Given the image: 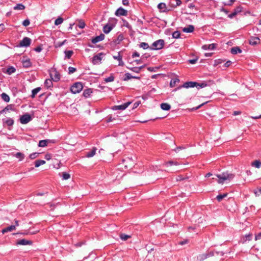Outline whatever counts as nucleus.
<instances>
[{"label":"nucleus","instance_id":"nucleus-1","mask_svg":"<svg viewBox=\"0 0 261 261\" xmlns=\"http://www.w3.org/2000/svg\"><path fill=\"white\" fill-rule=\"evenodd\" d=\"M216 176L219 178L218 182L219 184H223L226 180L230 181L234 177V174L227 172H223L221 174H217Z\"/></svg>","mask_w":261,"mask_h":261},{"label":"nucleus","instance_id":"nucleus-2","mask_svg":"<svg viewBox=\"0 0 261 261\" xmlns=\"http://www.w3.org/2000/svg\"><path fill=\"white\" fill-rule=\"evenodd\" d=\"M165 45V41L163 39H159L154 41L150 47L151 50H159L162 49Z\"/></svg>","mask_w":261,"mask_h":261},{"label":"nucleus","instance_id":"nucleus-3","mask_svg":"<svg viewBox=\"0 0 261 261\" xmlns=\"http://www.w3.org/2000/svg\"><path fill=\"white\" fill-rule=\"evenodd\" d=\"M83 86L81 82H76L70 87V91L73 94L80 93L83 89Z\"/></svg>","mask_w":261,"mask_h":261},{"label":"nucleus","instance_id":"nucleus-4","mask_svg":"<svg viewBox=\"0 0 261 261\" xmlns=\"http://www.w3.org/2000/svg\"><path fill=\"white\" fill-rule=\"evenodd\" d=\"M198 87V83L196 82H186L182 85L176 88L174 90L176 91L181 88H189Z\"/></svg>","mask_w":261,"mask_h":261},{"label":"nucleus","instance_id":"nucleus-5","mask_svg":"<svg viewBox=\"0 0 261 261\" xmlns=\"http://www.w3.org/2000/svg\"><path fill=\"white\" fill-rule=\"evenodd\" d=\"M213 253L207 251L204 253L199 254L196 258V261H203L207 258L213 256Z\"/></svg>","mask_w":261,"mask_h":261},{"label":"nucleus","instance_id":"nucleus-6","mask_svg":"<svg viewBox=\"0 0 261 261\" xmlns=\"http://www.w3.org/2000/svg\"><path fill=\"white\" fill-rule=\"evenodd\" d=\"M32 119L31 116L28 113H25L20 116L19 120L21 124H25L29 123Z\"/></svg>","mask_w":261,"mask_h":261},{"label":"nucleus","instance_id":"nucleus-7","mask_svg":"<svg viewBox=\"0 0 261 261\" xmlns=\"http://www.w3.org/2000/svg\"><path fill=\"white\" fill-rule=\"evenodd\" d=\"M105 55V54L103 53H100L94 55L92 59V63L93 64L96 65L100 63L102 59L101 56Z\"/></svg>","mask_w":261,"mask_h":261},{"label":"nucleus","instance_id":"nucleus-8","mask_svg":"<svg viewBox=\"0 0 261 261\" xmlns=\"http://www.w3.org/2000/svg\"><path fill=\"white\" fill-rule=\"evenodd\" d=\"M31 43V39L29 37H25L20 41L18 46L19 47H28L30 45Z\"/></svg>","mask_w":261,"mask_h":261},{"label":"nucleus","instance_id":"nucleus-9","mask_svg":"<svg viewBox=\"0 0 261 261\" xmlns=\"http://www.w3.org/2000/svg\"><path fill=\"white\" fill-rule=\"evenodd\" d=\"M124 39V36L122 33H120L117 36L116 39H114L113 41L110 43V45H115L119 44Z\"/></svg>","mask_w":261,"mask_h":261},{"label":"nucleus","instance_id":"nucleus-10","mask_svg":"<svg viewBox=\"0 0 261 261\" xmlns=\"http://www.w3.org/2000/svg\"><path fill=\"white\" fill-rule=\"evenodd\" d=\"M243 9V7L240 5L237 7L233 10V11L231 13L228 15V17L230 18H232L234 16H236L238 13L242 12Z\"/></svg>","mask_w":261,"mask_h":261},{"label":"nucleus","instance_id":"nucleus-11","mask_svg":"<svg viewBox=\"0 0 261 261\" xmlns=\"http://www.w3.org/2000/svg\"><path fill=\"white\" fill-rule=\"evenodd\" d=\"M128 12L127 10H125L122 7H120L116 11L115 14L117 16H126L127 15Z\"/></svg>","mask_w":261,"mask_h":261},{"label":"nucleus","instance_id":"nucleus-12","mask_svg":"<svg viewBox=\"0 0 261 261\" xmlns=\"http://www.w3.org/2000/svg\"><path fill=\"white\" fill-rule=\"evenodd\" d=\"M130 102H127L121 105L114 106L112 107L113 110H124L130 104Z\"/></svg>","mask_w":261,"mask_h":261},{"label":"nucleus","instance_id":"nucleus-13","mask_svg":"<svg viewBox=\"0 0 261 261\" xmlns=\"http://www.w3.org/2000/svg\"><path fill=\"white\" fill-rule=\"evenodd\" d=\"M105 35L103 34H100L99 36L93 37L91 39V42L93 44H95L98 42L101 41L105 39Z\"/></svg>","mask_w":261,"mask_h":261},{"label":"nucleus","instance_id":"nucleus-14","mask_svg":"<svg viewBox=\"0 0 261 261\" xmlns=\"http://www.w3.org/2000/svg\"><path fill=\"white\" fill-rule=\"evenodd\" d=\"M2 71L4 73L11 75V74L14 73L16 71V69L13 66H9L7 69L3 68Z\"/></svg>","mask_w":261,"mask_h":261},{"label":"nucleus","instance_id":"nucleus-15","mask_svg":"<svg viewBox=\"0 0 261 261\" xmlns=\"http://www.w3.org/2000/svg\"><path fill=\"white\" fill-rule=\"evenodd\" d=\"M32 244L33 242L32 241L25 239L19 240L16 242L17 245H31Z\"/></svg>","mask_w":261,"mask_h":261},{"label":"nucleus","instance_id":"nucleus-16","mask_svg":"<svg viewBox=\"0 0 261 261\" xmlns=\"http://www.w3.org/2000/svg\"><path fill=\"white\" fill-rule=\"evenodd\" d=\"M249 43L250 45H255L260 43V39L257 37H251L249 40Z\"/></svg>","mask_w":261,"mask_h":261},{"label":"nucleus","instance_id":"nucleus-17","mask_svg":"<svg viewBox=\"0 0 261 261\" xmlns=\"http://www.w3.org/2000/svg\"><path fill=\"white\" fill-rule=\"evenodd\" d=\"M3 126L5 127V125L6 124L7 126L11 127L14 124V120L11 118H8L7 119H3Z\"/></svg>","mask_w":261,"mask_h":261},{"label":"nucleus","instance_id":"nucleus-18","mask_svg":"<svg viewBox=\"0 0 261 261\" xmlns=\"http://www.w3.org/2000/svg\"><path fill=\"white\" fill-rule=\"evenodd\" d=\"M158 9L160 10V11L163 12H167L170 11L169 9H167L166 7V5L164 3H161L158 5Z\"/></svg>","mask_w":261,"mask_h":261},{"label":"nucleus","instance_id":"nucleus-19","mask_svg":"<svg viewBox=\"0 0 261 261\" xmlns=\"http://www.w3.org/2000/svg\"><path fill=\"white\" fill-rule=\"evenodd\" d=\"M113 58L115 60H117L119 61V66H123L124 65L123 61H122V56L120 55V53H118V56H114Z\"/></svg>","mask_w":261,"mask_h":261},{"label":"nucleus","instance_id":"nucleus-20","mask_svg":"<svg viewBox=\"0 0 261 261\" xmlns=\"http://www.w3.org/2000/svg\"><path fill=\"white\" fill-rule=\"evenodd\" d=\"M55 75L54 76V77H52V75L50 74V76L51 78V79L56 82H57L60 81V73L55 69Z\"/></svg>","mask_w":261,"mask_h":261},{"label":"nucleus","instance_id":"nucleus-21","mask_svg":"<svg viewBox=\"0 0 261 261\" xmlns=\"http://www.w3.org/2000/svg\"><path fill=\"white\" fill-rule=\"evenodd\" d=\"M217 44L212 43L211 44H205L202 46V48L204 50L211 49L213 50L216 48Z\"/></svg>","mask_w":261,"mask_h":261},{"label":"nucleus","instance_id":"nucleus-22","mask_svg":"<svg viewBox=\"0 0 261 261\" xmlns=\"http://www.w3.org/2000/svg\"><path fill=\"white\" fill-rule=\"evenodd\" d=\"M242 52V50L238 46L233 47L230 49V53L232 55H236L237 54H240Z\"/></svg>","mask_w":261,"mask_h":261},{"label":"nucleus","instance_id":"nucleus-23","mask_svg":"<svg viewBox=\"0 0 261 261\" xmlns=\"http://www.w3.org/2000/svg\"><path fill=\"white\" fill-rule=\"evenodd\" d=\"M23 67L24 68H29L32 66V63L30 59L23 60L22 61Z\"/></svg>","mask_w":261,"mask_h":261},{"label":"nucleus","instance_id":"nucleus-24","mask_svg":"<svg viewBox=\"0 0 261 261\" xmlns=\"http://www.w3.org/2000/svg\"><path fill=\"white\" fill-rule=\"evenodd\" d=\"M182 30L185 33H192L194 30V27L193 25H189L187 27L184 28Z\"/></svg>","mask_w":261,"mask_h":261},{"label":"nucleus","instance_id":"nucleus-25","mask_svg":"<svg viewBox=\"0 0 261 261\" xmlns=\"http://www.w3.org/2000/svg\"><path fill=\"white\" fill-rule=\"evenodd\" d=\"M92 93V90L91 88H87L84 90L83 96L85 98L90 97L91 94Z\"/></svg>","mask_w":261,"mask_h":261},{"label":"nucleus","instance_id":"nucleus-26","mask_svg":"<svg viewBox=\"0 0 261 261\" xmlns=\"http://www.w3.org/2000/svg\"><path fill=\"white\" fill-rule=\"evenodd\" d=\"M16 229H15V226H13V225H11V226H9L7 227H6L5 228H4L2 230V232L4 234L6 232H8L9 231H13V230H15Z\"/></svg>","mask_w":261,"mask_h":261},{"label":"nucleus","instance_id":"nucleus-27","mask_svg":"<svg viewBox=\"0 0 261 261\" xmlns=\"http://www.w3.org/2000/svg\"><path fill=\"white\" fill-rule=\"evenodd\" d=\"M117 22V19L115 18H110L109 19L108 22L107 23L108 24L111 25L112 27V28H114Z\"/></svg>","mask_w":261,"mask_h":261},{"label":"nucleus","instance_id":"nucleus-28","mask_svg":"<svg viewBox=\"0 0 261 261\" xmlns=\"http://www.w3.org/2000/svg\"><path fill=\"white\" fill-rule=\"evenodd\" d=\"M53 81L52 79H46L44 82L45 87L47 89L53 87Z\"/></svg>","mask_w":261,"mask_h":261},{"label":"nucleus","instance_id":"nucleus-29","mask_svg":"<svg viewBox=\"0 0 261 261\" xmlns=\"http://www.w3.org/2000/svg\"><path fill=\"white\" fill-rule=\"evenodd\" d=\"M113 29V28H112V27H111V25L108 24L107 23L103 27V32L105 33V34H108L110 32V31Z\"/></svg>","mask_w":261,"mask_h":261},{"label":"nucleus","instance_id":"nucleus-30","mask_svg":"<svg viewBox=\"0 0 261 261\" xmlns=\"http://www.w3.org/2000/svg\"><path fill=\"white\" fill-rule=\"evenodd\" d=\"M96 150L97 148L96 147H93L91 150L87 152L86 156L87 158L92 157L95 155Z\"/></svg>","mask_w":261,"mask_h":261},{"label":"nucleus","instance_id":"nucleus-31","mask_svg":"<svg viewBox=\"0 0 261 261\" xmlns=\"http://www.w3.org/2000/svg\"><path fill=\"white\" fill-rule=\"evenodd\" d=\"M41 88L40 87H37L32 90V94L30 95V97L32 98H34L36 94L41 90Z\"/></svg>","mask_w":261,"mask_h":261},{"label":"nucleus","instance_id":"nucleus-32","mask_svg":"<svg viewBox=\"0 0 261 261\" xmlns=\"http://www.w3.org/2000/svg\"><path fill=\"white\" fill-rule=\"evenodd\" d=\"M161 108L163 110L169 111L171 109V106L167 103H162L161 104Z\"/></svg>","mask_w":261,"mask_h":261},{"label":"nucleus","instance_id":"nucleus-33","mask_svg":"<svg viewBox=\"0 0 261 261\" xmlns=\"http://www.w3.org/2000/svg\"><path fill=\"white\" fill-rule=\"evenodd\" d=\"M179 81L178 78L172 79L170 83V86L172 88L175 87L176 84L178 83Z\"/></svg>","mask_w":261,"mask_h":261},{"label":"nucleus","instance_id":"nucleus-34","mask_svg":"<svg viewBox=\"0 0 261 261\" xmlns=\"http://www.w3.org/2000/svg\"><path fill=\"white\" fill-rule=\"evenodd\" d=\"M14 156L16 158L19 159V161H22L25 156L24 154L20 152H17L14 155Z\"/></svg>","mask_w":261,"mask_h":261},{"label":"nucleus","instance_id":"nucleus-35","mask_svg":"<svg viewBox=\"0 0 261 261\" xmlns=\"http://www.w3.org/2000/svg\"><path fill=\"white\" fill-rule=\"evenodd\" d=\"M45 164V161L41 160H37L35 162V167H39L40 166L42 165H44Z\"/></svg>","mask_w":261,"mask_h":261},{"label":"nucleus","instance_id":"nucleus-36","mask_svg":"<svg viewBox=\"0 0 261 261\" xmlns=\"http://www.w3.org/2000/svg\"><path fill=\"white\" fill-rule=\"evenodd\" d=\"M14 106H15L13 104L8 105L3 109V111H7L9 110H11V111H15Z\"/></svg>","mask_w":261,"mask_h":261},{"label":"nucleus","instance_id":"nucleus-37","mask_svg":"<svg viewBox=\"0 0 261 261\" xmlns=\"http://www.w3.org/2000/svg\"><path fill=\"white\" fill-rule=\"evenodd\" d=\"M1 97L2 99L6 102H8L10 101V97L5 93H3L1 94Z\"/></svg>","mask_w":261,"mask_h":261},{"label":"nucleus","instance_id":"nucleus-38","mask_svg":"<svg viewBox=\"0 0 261 261\" xmlns=\"http://www.w3.org/2000/svg\"><path fill=\"white\" fill-rule=\"evenodd\" d=\"M227 195H228V193H224L223 194H219L217 196L216 199L219 202H220L223 200V199L226 197L227 196Z\"/></svg>","mask_w":261,"mask_h":261},{"label":"nucleus","instance_id":"nucleus-39","mask_svg":"<svg viewBox=\"0 0 261 261\" xmlns=\"http://www.w3.org/2000/svg\"><path fill=\"white\" fill-rule=\"evenodd\" d=\"M65 54V58L70 59L73 54V51L72 50H65L64 51Z\"/></svg>","mask_w":261,"mask_h":261},{"label":"nucleus","instance_id":"nucleus-40","mask_svg":"<svg viewBox=\"0 0 261 261\" xmlns=\"http://www.w3.org/2000/svg\"><path fill=\"white\" fill-rule=\"evenodd\" d=\"M211 252L213 253V256H223L224 254V252H223V251H217L216 250H214V251H211Z\"/></svg>","mask_w":261,"mask_h":261},{"label":"nucleus","instance_id":"nucleus-41","mask_svg":"<svg viewBox=\"0 0 261 261\" xmlns=\"http://www.w3.org/2000/svg\"><path fill=\"white\" fill-rule=\"evenodd\" d=\"M251 165L257 168H259L261 167V162L259 160H255L251 163Z\"/></svg>","mask_w":261,"mask_h":261},{"label":"nucleus","instance_id":"nucleus-42","mask_svg":"<svg viewBox=\"0 0 261 261\" xmlns=\"http://www.w3.org/2000/svg\"><path fill=\"white\" fill-rule=\"evenodd\" d=\"M38 145L40 147H46L47 145V141L46 140H40Z\"/></svg>","mask_w":261,"mask_h":261},{"label":"nucleus","instance_id":"nucleus-43","mask_svg":"<svg viewBox=\"0 0 261 261\" xmlns=\"http://www.w3.org/2000/svg\"><path fill=\"white\" fill-rule=\"evenodd\" d=\"M119 236L120 238L123 241H126L128 239L131 238V236L125 233H121Z\"/></svg>","mask_w":261,"mask_h":261},{"label":"nucleus","instance_id":"nucleus-44","mask_svg":"<svg viewBox=\"0 0 261 261\" xmlns=\"http://www.w3.org/2000/svg\"><path fill=\"white\" fill-rule=\"evenodd\" d=\"M25 9V6L22 4H18L14 7V10H23Z\"/></svg>","mask_w":261,"mask_h":261},{"label":"nucleus","instance_id":"nucleus-45","mask_svg":"<svg viewBox=\"0 0 261 261\" xmlns=\"http://www.w3.org/2000/svg\"><path fill=\"white\" fill-rule=\"evenodd\" d=\"M114 79H115V77H114V76L113 74V73H111V74H110V76H109L108 77L106 78V79H105V81L106 83L111 82L114 81Z\"/></svg>","mask_w":261,"mask_h":261},{"label":"nucleus","instance_id":"nucleus-46","mask_svg":"<svg viewBox=\"0 0 261 261\" xmlns=\"http://www.w3.org/2000/svg\"><path fill=\"white\" fill-rule=\"evenodd\" d=\"M63 18L61 17H59L55 21V24L56 25H58L61 24L63 22Z\"/></svg>","mask_w":261,"mask_h":261},{"label":"nucleus","instance_id":"nucleus-47","mask_svg":"<svg viewBox=\"0 0 261 261\" xmlns=\"http://www.w3.org/2000/svg\"><path fill=\"white\" fill-rule=\"evenodd\" d=\"M180 33L179 31H176L172 33V37L173 38L178 39L180 37Z\"/></svg>","mask_w":261,"mask_h":261},{"label":"nucleus","instance_id":"nucleus-48","mask_svg":"<svg viewBox=\"0 0 261 261\" xmlns=\"http://www.w3.org/2000/svg\"><path fill=\"white\" fill-rule=\"evenodd\" d=\"M139 46H140V47H142V48H143L144 49H147L148 48H150V47H149V46L148 44V43H147L146 42H141Z\"/></svg>","mask_w":261,"mask_h":261},{"label":"nucleus","instance_id":"nucleus-49","mask_svg":"<svg viewBox=\"0 0 261 261\" xmlns=\"http://www.w3.org/2000/svg\"><path fill=\"white\" fill-rule=\"evenodd\" d=\"M67 41V40H64L62 42H58L57 43H56L55 45V47L56 48H58V47H61L62 45H63L65 42Z\"/></svg>","mask_w":261,"mask_h":261},{"label":"nucleus","instance_id":"nucleus-50","mask_svg":"<svg viewBox=\"0 0 261 261\" xmlns=\"http://www.w3.org/2000/svg\"><path fill=\"white\" fill-rule=\"evenodd\" d=\"M86 24L85 22L83 20H80L79 21V23L77 24V26L79 28L81 29H83L85 27Z\"/></svg>","mask_w":261,"mask_h":261},{"label":"nucleus","instance_id":"nucleus-51","mask_svg":"<svg viewBox=\"0 0 261 261\" xmlns=\"http://www.w3.org/2000/svg\"><path fill=\"white\" fill-rule=\"evenodd\" d=\"M126 68L134 72L138 73L140 72L139 68H138V67H126Z\"/></svg>","mask_w":261,"mask_h":261},{"label":"nucleus","instance_id":"nucleus-52","mask_svg":"<svg viewBox=\"0 0 261 261\" xmlns=\"http://www.w3.org/2000/svg\"><path fill=\"white\" fill-rule=\"evenodd\" d=\"M70 177V175L66 172L62 173V179L64 180H66L69 179Z\"/></svg>","mask_w":261,"mask_h":261},{"label":"nucleus","instance_id":"nucleus-53","mask_svg":"<svg viewBox=\"0 0 261 261\" xmlns=\"http://www.w3.org/2000/svg\"><path fill=\"white\" fill-rule=\"evenodd\" d=\"M124 78L123 79V81H127L132 78V75L129 73H126L124 74Z\"/></svg>","mask_w":261,"mask_h":261},{"label":"nucleus","instance_id":"nucleus-54","mask_svg":"<svg viewBox=\"0 0 261 261\" xmlns=\"http://www.w3.org/2000/svg\"><path fill=\"white\" fill-rule=\"evenodd\" d=\"M37 232V231H35V232H29V231H25L24 232H17V233H13V234H23V235H28L29 234H35L36 233V232Z\"/></svg>","mask_w":261,"mask_h":261},{"label":"nucleus","instance_id":"nucleus-55","mask_svg":"<svg viewBox=\"0 0 261 261\" xmlns=\"http://www.w3.org/2000/svg\"><path fill=\"white\" fill-rule=\"evenodd\" d=\"M207 84L205 82H203L202 83H198V87H197L198 89H199V88H204L205 87H206L207 86Z\"/></svg>","mask_w":261,"mask_h":261},{"label":"nucleus","instance_id":"nucleus-56","mask_svg":"<svg viewBox=\"0 0 261 261\" xmlns=\"http://www.w3.org/2000/svg\"><path fill=\"white\" fill-rule=\"evenodd\" d=\"M207 102H203L202 103V104L198 106L197 107H194V108H193L192 109H190V111H195L199 108H200L202 106H203V105H204L205 103H206Z\"/></svg>","mask_w":261,"mask_h":261},{"label":"nucleus","instance_id":"nucleus-57","mask_svg":"<svg viewBox=\"0 0 261 261\" xmlns=\"http://www.w3.org/2000/svg\"><path fill=\"white\" fill-rule=\"evenodd\" d=\"M38 154H39V153L37 152H34V153H32L30 154L29 158L31 160H33V159H35V158H36Z\"/></svg>","mask_w":261,"mask_h":261},{"label":"nucleus","instance_id":"nucleus-58","mask_svg":"<svg viewBox=\"0 0 261 261\" xmlns=\"http://www.w3.org/2000/svg\"><path fill=\"white\" fill-rule=\"evenodd\" d=\"M34 50L38 53L40 52L42 50V45L40 44L34 48Z\"/></svg>","mask_w":261,"mask_h":261},{"label":"nucleus","instance_id":"nucleus-59","mask_svg":"<svg viewBox=\"0 0 261 261\" xmlns=\"http://www.w3.org/2000/svg\"><path fill=\"white\" fill-rule=\"evenodd\" d=\"M76 71V69L74 67H69L68 68V73L72 74Z\"/></svg>","mask_w":261,"mask_h":261},{"label":"nucleus","instance_id":"nucleus-60","mask_svg":"<svg viewBox=\"0 0 261 261\" xmlns=\"http://www.w3.org/2000/svg\"><path fill=\"white\" fill-rule=\"evenodd\" d=\"M252 234H248L245 236V239L243 241L244 242H246L247 241H250L252 239Z\"/></svg>","mask_w":261,"mask_h":261},{"label":"nucleus","instance_id":"nucleus-61","mask_svg":"<svg viewBox=\"0 0 261 261\" xmlns=\"http://www.w3.org/2000/svg\"><path fill=\"white\" fill-rule=\"evenodd\" d=\"M254 193L256 196L261 195V187L257 188L256 190L254 191Z\"/></svg>","mask_w":261,"mask_h":261},{"label":"nucleus","instance_id":"nucleus-62","mask_svg":"<svg viewBox=\"0 0 261 261\" xmlns=\"http://www.w3.org/2000/svg\"><path fill=\"white\" fill-rule=\"evenodd\" d=\"M114 119H115V118L112 117V115H109L107 117L106 122L107 123H109V122H110L112 121Z\"/></svg>","mask_w":261,"mask_h":261},{"label":"nucleus","instance_id":"nucleus-63","mask_svg":"<svg viewBox=\"0 0 261 261\" xmlns=\"http://www.w3.org/2000/svg\"><path fill=\"white\" fill-rule=\"evenodd\" d=\"M166 164L167 166H172V165H177L178 163L176 162H173L172 161H169V162H167Z\"/></svg>","mask_w":261,"mask_h":261},{"label":"nucleus","instance_id":"nucleus-64","mask_svg":"<svg viewBox=\"0 0 261 261\" xmlns=\"http://www.w3.org/2000/svg\"><path fill=\"white\" fill-rule=\"evenodd\" d=\"M30 23V20L29 19H25L23 22H22V24L23 26L24 27H27L28 26Z\"/></svg>","mask_w":261,"mask_h":261}]
</instances>
